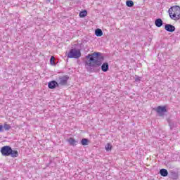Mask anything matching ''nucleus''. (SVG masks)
Returning <instances> with one entry per match:
<instances>
[{
	"label": "nucleus",
	"mask_w": 180,
	"mask_h": 180,
	"mask_svg": "<svg viewBox=\"0 0 180 180\" xmlns=\"http://www.w3.org/2000/svg\"><path fill=\"white\" fill-rule=\"evenodd\" d=\"M68 142L69 143L70 146H72V147H75L77 146V143L78 141H75V139L72 137H70L68 139Z\"/></svg>",
	"instance_id": "9d476101"
},
{
	"label": "nucleus",
	"mask_w": 180,
	"mask_h": 180,
	"mask_svg": "<svg viewBox=\"0 0 180 180\" xmlns=\"http://www.w3.org/2000/svg\"><path fill=\"white\" fill-rule=\"evenodd\" d=\"M126 6H128V8H133V6H134V2L131 0H127Z\"/></svg>",
	"instance_id": "2eb2a0df"
},
{
	"label": "nucleus",
	"mask_w": 180,
	"mask_h": 180,
	"mask_svg": "<svg viewBox=\"0 0 180 180\" xmlns=\"http://www.w3.org/2000/svg\"><path fill=\"white\" fill-rule=\"evenodd\" d=\"M169 174H170V177L172 178V179H178V172L174 171V170H171L169 172Z\"/></svg>",
	"instance_id": "f8f14e48"
},
{
	"label": "nucleus",
	"mask_w": 180,
	"mask_h": 180,
	"mask_svg": "<svg viewBox=\"0 0 180 180\" xmlns=\"http://www.w3.org/2000/svg\"><path fill=\"white\" fill-rule=\"evenodd\" d=\"M11 148L12 147L9 146H3L0 150V152L3 157H9Z\"/></svg>",
	"instance_id": "20e7f679"
},
{
	"label": "nucleus",
	"mask_w": 180,
	"mask_h": 180,
	"mask_svg": "<svg viewBox=\"0 0 180 180\" xmlns=\"http://www.w3.org/2000/svg\"><path fill=\"white\" fill-rule=\"evenodd\" d=\"M165 30H166V32H169V33H174V32H175L176 30V28L175 26L171 24H165Z\"/></svg>",
	"instance_id": "0eeeda50"
},
{
	"label": "nucleus",
	"mask_w": 180,
	"mask_h": 180,
	"mask_svg": "<svg viewBox=\"0 0 180 180\" xmlns=\"http://www.w3.org/2000/svg\"><path fill=\"white\" fill-rule=\"evenodd\" d=\"M155 25L156 27H161L164 25V21L161 18H157L155 20Z\"/></svg>",
	"instance_id": "1a4fd4ad"
},
{
	"label": "nucleus",
	"mask_w": 180,
	"mask_h": 180,
	"mask_svg": "<svg viewBox=\"0 0 180 180\" xmlns=\"http://www.w3.org/2000/svg\"><path fill=\"white\" fill-rule=\"evenodd\" d=\"M169 18L173 20H179L180 19V7L179 6H174L169 8L168 11Z\"/></svg>",
	"instance_id": "f03ea898"
},
{
	"label": "nucleus",
	"mask_w": 180,
	"mask_h": 180,
	"mask_svg": "<svg viewBox=\"0 0 180 180\" xmlns=\"http://www.w3.org/2000/svg\"><path fill=\"white\" fill-rule=\"evenodd\" d=\"M88 15V11L86 10H83L82 11H80L79 15V18H85V16H86Z\"/></svg>",
	"instance_id": "f3484780"
},
{
	"label": "nucleus",
	"mask_w": 180,
	"mask_h": 180,
	"mask_svg": "<svg viewBox=\"0 0 180 180\" xmlns=\"http://www.w3.org/2000/svg\"><path fill=\"white\" fill-rule=\"evenodd\" d=\"M141 81V77H140L139 75H135V82L140 83Z\"/></svg>",
	"instance_id": "412c9836"
},
{
	"label": "nucleus",
	"mask_w": 180,
	"mask_h": 180,
	"mask_svg": "<svg viewBox=\"0 0 180 180\" xmlns=\"http://www.w3.org/2000/svg\"><path fill=\"white\" fill-rule=\"evenodd\" d=\"M81 57V49H72L68 53V58L78 59Z\"/></svg>",
	"instance_id": "7ed1b4c3"
},
{
	"label": "nucleus",
	"mask_w": 180,
	"mask_h": 180,
	"mask_svg": "<svg viewBox=\"0 0 180 180\" xmlns=\"http://www.w3.org/2000/svg\"><path fill=\"white\" fill-rule=\"evenodd\" d=\"M49 2H51V0H47Z\"/></svg>",
	"instance_id": "b1692460"
},
{
	"label": "nucleus",
	"mask_w": 180,
	"mask_h": 180,
	"mask_svg": "<svg viewBox=\"0 0 180 180\" xmlns=\"http://www.w3.org/2000/svg\"><path fill=\"white\" fill-rule=\"evenodd\" d=\"M51 65H56V62H54V56H51L50 58Z\"/></svg>",
	"instance_id": "aec40b11"
},
{
	"label": "nucleus",
	"mask_w": 180,
	"mask_h": 180,
	"mask_svg": "<svg viewBox=\"0 0 180 180\" xmlns=\"http://www.w3.org/2000/svg\"><path fill=\"white\" fill-rule=\"evenodd\" d=\"M95 35L97 37H102V36H103V32L102 31L101 29L97 28L95 30Z\"/></svg>",
	"instance_id": "ddd939ff"
},
{
	"label": "nucleus",
	"mask_w": 180,
	"mask_h": 180,
	"mask_svg": "<svg viewBox=\"0 0 180 180\" xmlns=\"http://www.w3.org/2000/svg\"><path fill=\"white\" fill-rule=\"evenodd\" d=\"M159 174L161 176H168V170L167 169H160Z\"/></svg>",
	"instance_id": "4468645a"
},
{
	"label": "nucleus",
	"mask_w": 180,
	"mask_h": 180,
	"mask_svg": "<svg viewBox=\"0 0 180 180\" xmlns=\"http://www.w3.org/2000/svg\"><path fill=\"white\" fill-rule=\"evenodd\" d=\"M68 79H70V77L65 75V76H60L58 78V85H62L63 86H65L68 84Z\"/></svg>",
	"instance_id": "39448f33"
},
{
	"label": "nucleus",
	"mask_w": 180,
	"mask_h": 180,
	"mask_svg": "<svg viewBox=\"0 0 180 180\" xmlns=\"http://www.w3.org/2000/svg\"><path fill=\"white\" fill-rule=\"evenodd\" d=\"M92 71H94V69L90 68V72H92Z\"/></svg>",
	"instance_id": "5701e85b"
},
{
	"label": "nucleus",
	"mask_w": 180,
	"mask_h": 180,
	"mask_svg": "<svg viewBox=\"0 0 180 180\" xmlns=\"http://www.w3.org/2000/svg\"><path fill=\"white\" fill-rule=\"evenodd\" d=\"M10 155L13 157V158H16V157H19V152H18V150H13L11 148L9 156Z\"/></svg>",
	"instance_id": "9b49d317"
},
{
	"label": "nucleus",
	"mask_w": 180,
	"mask_h": 180,
	"mask_svg": "<svg viewBox=\"0 0 180 180\" xmlns=\"http://www.w3.org/2000/svg\"><path fill=\"white\" fill-rule=\"evenodd\" d=\"M4 131V125L0 124V133H2Z\"/></svg>",
	"instance_id": "4be33fe9"
},
{
	"label": "nucleus",
	"mask_w": 180,
	"mask_h": 180,
	"mask_svg": "<svg viewBox=\"0 0 180 180\" xmlns=\"http://www.w3.org/2000/svg\"><path fill=\"white\" fill-rule=\"evenodd\" d=\"M106 151H110L112 150V145L110 143H107L105 145Z\"/></svg>",
	"instance_id": "6ab92c4d"
},
{
	"label": "nucleus",
	"mask_w": 180,
	"mask_h": 180,
	"mask_svg": "<svg viewBox=\"0 0 180 180\" xmlns=\"http://www.w3.org/2000/svg\"><path fill=\"white\" fill-rule=\"evenodd\" d=\"M155 111L157 112L158 115H159V116H164V113H167V112H168V110H167V106L160 105L157 107Z\"/></svg>",
	"instance_id": "423d86ee"
},
{
	"label": "nucleus",
	"mask_w": 180,
	"mask_h": 180,
	"mask_svg": "<svg viewBox=\"0 0 180 180\" xmlns=\"http://www.w3.org/2000/svg\"><path fill=\"white\" fill-rule=\"evenodd\" d=\"M58 86V82L56 80H52L48 83V88L49 89H56Z\"/></svg>",
	"instance_id": "6e6552de"
},
{
	"label": "nucleus",
	"mask_w": 180,
	"mask_h": 180,
	"mask_svg": "<svg viewBox=\"0 0 180 180\" xmlns=\"http://www.w3.org/2000/svg\"><path fill=\"white\" fill-rule=\"evenodd\" d=\"M82 146H88L89 144V139L84 138L81 140Z\"/></svg>",
	"instance_id": "dca6fc26"
},
{
	"label": "nucleus",
	"mask_w": 180,
	"mask_h": 180,
	"mask_svg": "<svg viewBox=\"0 0 180 180\" xmlns=\"http://www.w3.org/2000/svg\"><path fill=\"white\" fill-rule=\"evenodd\" d=\"M85 58V65H88L90 68L91 67L96 68V67H101V71L103 72H108L109 71V63L105 62L102 64V61L105 60V57L102 56V53L94 52L86 56Z\"/></svg>",
	"instance_id": "f257e3e1"
},
{
	"label": "nucleus",
	"mask_w": 180,
	"mask_h": 180,
	"mask_svg": "<svg viewBox=\"0 0 180 180\" xmlns=\"http://www.w3.org/2000/svg\"><path fill=\"white\" fill-rule=\"evenodd\" d=\"M11 128H12V127H11V125L8 124V123H6V122H5L3 126V129H4V130H6V131L11 130Z\"/></svg>",
	"instance_id": "a211bd4d"
}]
</instances>
